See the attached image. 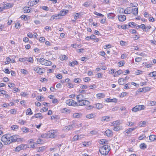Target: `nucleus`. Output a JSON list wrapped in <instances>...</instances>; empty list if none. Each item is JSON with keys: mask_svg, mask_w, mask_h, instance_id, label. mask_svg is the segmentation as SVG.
Returning <instances> with one entry per match:
<instances>
[{"mask_svg": "<svg viewBox=\"0 0 156 156\" xmlns=\"http://www.w3.org/2000/svg\"><path fill=\"white\" fill-rule=\"evenodd\" d=\"M18 138L16 136H10L9 134L3 135L1 138V140L5 144H9L12 142L17 141Z\"/></svg>", "mask_w": 156, "mask_h": 156, "instance_id": "nucleus-1", "label": "nucleus"}, {"mask_svg": "<svg viewBox=\"0 0 156 156\" xmlns=\"http://www.w3.org/2000/svg\"><path fill=\"white\" fill-rule=\"evenodd\" d=\"M110 150V147L106 145L100 147L99 151L102 154L106 155L108 154Z\"/></svg>", "mask_w": 156, "mask_h": 156, "instance_id": "nucleus-2", "label": "nucleus"}, {"mask_svg": "<svg viewBox=\"0 0 156 156\" xmlns=\"http://www.w3.org/2000/svg\"><path fill=\"white\" fill-rule=\"evenodd\" d=\"M37 60L40 63L43 65L46 66H49L52 64L51 62L49 61L45 60L43 58H41L39 59L37 58Z\"/></svg>", "mask_w": 156, "mask_h": 156, "instance_id": "nucleus-3", "label": "nucleus"}, {"mask_svg": "<svg viewBox=\"0 0 156 156\" xmlns=\"http://www.w3.org/2000/svg\"><path fill=\"white\" fill-rule=\"evenodd\" d=\"M79 105H89L90 102L89 101L85 100H80L77 102Z\"/></svg>", "mask_w": 156, "mask_h": 156, "instance_id": "nucleus-4", "label": "nucleus"}, {"mask_svg": "<svg viewBox=\"0 0 156 156\" xmlns=\"http://www.w3.org/2000/svg\"><path fill=\"white\" fill-rule=\"evenodd\" d=\"M56 133L55 131L54 130H51L47 133L48 138H53L55 137V135Z\"/></svg>", "mask_w": 156, "mask_h": 156, "instance_id": "nucleus-5", "label": "nucleus"}, {"mask_svg": "<svg viewBox=\"0 0 156 156\" xmlns=\"http://www.w3.org/2000/svg\"><path fill=\"white\" fill-rule=\"evenodd\" d=\"M118 18L119 21L123 22L126 20V17L124 15H121L118 16Z\"/></svg>", "mask_w": 156, "mask_h": 156, "instance_id": "nucleus-6", "label": "nucleus"}, {"mask_svg": "<svg viewBox=\"0 0 156 156\" xmlns=\"http://www.w3.org/2000/svg\"><path fill=\"white\" fill-rule=\"evenodd\" d=\"M34 69L35 71H36L37 73L40 74H41L44 73L43 69L40 68L34 67Z\"/></svg>", "mask_w": 156, "mask_h": 156, "instance_id": "nucleus-7", "label": "nucleus"}, {"mask_svg": "<svg viewBox=\"0 0 156 156\" xmlns=\"http://www.w3.org/2000/svg\"><path fill=\"white\" fill-rule=\"evenodd\" d=\"M38 2L36 0H30L28 2V5L31 6H33L36 5Z\"/></svg>", "mask_w": 156, "mask_h": 156, "instance_id": "nucleus-8", "label": "nucleus"}, {"mask_svg": "<svg viewBox=\"0 0 156 156\" xmlns=\"http://www.w3.org/2000/svg\"><path fill=\"white\" fill-rule=\"evenodd\" d=\"M60 15H59V13L58 14L53 15L51 16L50 19V20H51V21H52L54 19L57 20L59 19L60 18Z\"/></svg>", "mask_w": 156, "mask_h": 156, "instance_id": "nucleus-9", "label": "nucleus"}, {"mask_svg": "<svg viewBox=\"0 0 156 156\" xmlns=\"http://www.w3.org/2000/svg\"><path fill=\"white\" fill-rule=\"evenodd\" d=\"M95 108L98 109H101L103 107L104 105L101 103H96L94 105Z\"/></svg>", "mask_w": 156, "mask_h": 156, "instance_id": "nucleus-10", "label": "nucleus"}, {"mask_svg": "<svg viewBox=\"0 0 156 156\" xmlns=\"http://www.w3.org/2000/svg\"><path fill=\"white\" fill-rule=\"evenodd\" d=\"M137 127H136L134 128H131L127 129L125 131V132L128 134H129L131 133L135 129L137 128Z\"/></svg>", "mask_w": 156, "mask_h": 156, "instance_id": "nucleus-11", "label": "nucleus"}, {"mask_svg": "<svg viewBox=\"0 0 156 156\" xmlns=\"http://www.w3.org/2000/svg\"><path fill=\"white\" fill-rule=\"evenodd\" d=\"M66 103L69 106L73 105L74 103L73 100L72 99H69L66 101Z\"/></svg>", "mask_w": 156, "mask_h": 156, "instance_id": "nucleus-12", "label": "nucleus"}, {"mask_svg": "<svg viewBox=\"0 0 156 156\" xmlns=\"http://www.w3.org/2000/svg\"><path fill=\"white\" fill-rule=\"evenodd\" d=\"M68 12V10H61L59 13V15H60V16H65L66 14Z\"/></svg>", "mask_w": 156, "mask_h": 156, "instance_id": "nucleus-13", "label": "nucleus"}, {"mask_svg": "<svg viewBox=\"0 0 156 156\" xmlns=\"http://www.w3.org/2000/svg\"><path fill=\"white\" fill-rule=\"evenodd\" d=\"M132 8L131 7L127 8L124 11L125 14H129L132 12Z\"/></svg>", "mask_w": 156, "mask_h": 156, "instance_id": "nucleus-14", "label": "nucleus"}, {"mask_svg": "<svg viewBox=\"0 0 156 156\" xmlns=\"http://www.w3.org/2000/svg\"><path fill=\"white\" fill-rule=\"evenodd\" d=\"M82 114L77 113H75L73 115V117L76 118H81L82 117Z\"/></svg>", "mask_w": 156, "mask_h": 156, "instance_id": "nucleus-15", "label": "nucleus"}, {"mask_svg": "<svg viewBox=\"0 0 156 156\" xmlns=\"http://www.w3.org/2000/svg\"><path fill=\"white\" fill-rule=\"evenodd\" d=\"M115 15L113 13H110L108 14V17L110 19H113Z\"/></svg>", "mask_w": 156, "mask_h": 156, "instance_id": "nucleus-16", "label": "nucleus"}, {"mask_svg": "<svg viewBox=\"0 0 156 156\" xmlns=\"http://www.w3.org/2000/svg\"><path fill=\"white\" fill-rule=\"evenodd\" d=\"M132 12L135 16H136L138 13V8H135L134 9H132Z\"/></svg>", "mask_w": 156, "mask_h": 156, "instance_id": "nucleus-17", "label": "nucleus"}, {"mask_svg": "<svg viewBox=\"0 0 156 156\" xmlns=\"http://www.w3.org/2000/svg\"><path fill=\"white\" fill-rule=\"evenodd\" d=\"M25 145H20L17 147L16 148V151H19L20 150L23 149Z\"/></svg>", "mask_w": 156, "mask_h": 156, "instance_id": "nucleus-18", "label": "nucleus"}, {"mask_svg": "<svg viewBox=\"0 0 156 156\" xmlns=\"http://www.w3.org/2000/svg\"><path fill=\"white\" fill-rule=\"evenodd\" d=\"M73 128V125H71L66 126L64 127V129L66 130H69L72 129Z\"/></svg>", "mask_w": 156, "mask_h": 156, "instance_id": "nucleus-19", "label": "nucleus"}, {"mask_svg": "<svg viewBox=\"0 0 156 156\" xmlns=\"http://www.w3.org/2000/svg\"><path fill=\"white\" fill-rule=\"evenodd\" d=\"M105 133L107 136H109L112 135V132L110 130L108 129L105 131Z\"/></svg>", "mask_w": 156, "mask_h": 156, "instance_id": "nucleus-20", "label": "nucleus"}, {"mask_svg": "<svg viewBox=\"0 0 156 156\" xmlns=\"http://www.w3.org/2000/svg\"><path fill=\"white\" fill-rule=\"evenodd\" d=\"M97 98L98 99H100L101 98L105 97V94L103 93H99L96 95Z\"/></svg>", "mask_w": 156, "mask_h": 156, "instance_id": "nucleus-21", "label": "nucleus"}, {"mask_svg": "<svg viewBox=\"0 0 156 156\" xmlns=\"http://www.w3.org/2000/svg\"><path fill=\"white\" fill-rule=\"evenodd\" d=\"M99 143L101 144H108V141L106 139H102L100 140Z\"/></svg>", "mask_w": 156, "mask_h": 156, "instance_id": "nucleus-22", "label": "nucleus"}, {"mask_svg": "<svg viewBox=\"0 0 156 156\" xmlns=\"http://www.w3.org/2000/svg\"><path fill=\"white\" fill-rule=\"evenodd\" d=\"M23 12L25 13H29L30 12V10L28 7H25L23 9Z\"/></svg>", "mask_w": 156, "mask_h": 156, "instance_id": "nucleus-23", "label": "nucleus"}, {"mask_svg": "<svg viewBox=\"0 0 156 156\" xmlns=\"http://www.w3.org/2000/svg\"><path fill=\"white\" fill-rule=\"evenodd\" d=\"M156 102L152 101H150L148 102L147 104L149 106H154L155 105Z\"/></svg>", "mask_w": 156, "mask_h": 156, "instance_id": "nucleus-24", "label": "nucleus"}, {"mask_svg": "<svg viewBox=\"0 0 156 156\" xmlns=\"http://www.w3.org/2000/svg\"><path fill=\"white\" fill-rule=\"evenodd\" d=\"M149 140L151 141H153L156 140V136L154 135H151L149 136Z\"/></svg>", "mask_w": 156, "mask_h": 156, "instance_id": "nucleus-25", "label": "nucleus"}, {"mask_svg": "<svg viewBox=\"0 0 156 156\" xmlns=\"http://www.w3.org/2000/svg\"><path fill=\"white\" fill-rule=\"evenodd\" d=\"M146 122L141 121L139 123L138 125L140 127H144L146 125Z\"/></svg>", "mask_w": 156, "mask_h": 156, "instance_id": "nucleus-26", "label": "nucleus"}, {"mask_svg": "<svg viewBox=\"0 0 156 156\" xmlns=\"http://www.w3.org/2000/svg\"><path fill=\"white\" fill-rule=\"evenodd\" d=\"M81 135H75L74 136L73 139L74 140V141L77 140L79 139H80L81 138Z\"/></svg>", "mask_w": 156, "mask_h": 156, "instance_id": "nucleus-27", "label": "nucleus"}, {"mask_svg": "<svg viewBox=\"0 0 156 156\" xmlns=\"http://www.w3.org/2000/svg\"><path fill=\"white\" fill-rule=\"evenodd\" d=\"M18 128L19 126L16 125H12L11 127V129L13 130H16Z\"/></svg>", "mask_w": 156, "mask_h": 156, "instance_id": "nucleus-28", "label": "nucleus"}, {"mask_svg": "<svg viewBox=\"0 0 156 156\" xmlns=\"http://www.w3.org/2000/svg\"><path fill=\"white\" fill-rule=\"evenodd\" d=\"M102 121H109L110 120V118L108 116H104L102 118Z\"/></svg>", "mask_w": 156, "mask_h": 156, "instance_id": "nucleus-29", "label": "nucleus"}, {"mask_svg": "<svg viewBox=\"0 0 156 156\" xmlns=\"http://www.w3.org/2000/svg\"><path fill=\"white\" fill-rule=\"evenodd\" d=\"M60 59L61 60L63 61L66 60L68 59V57L65 55H61L60 56Z\"/></svg>", "mask_w": 156, "mask_h": 156, "instance_id": "nucleus-30", "label": "nucleus"}, {"mask_svg": "<svg viewBox=\"0 0 156 156\" xmlns=\"http://www.w3.org/2000/svg\"><path fill=\"white\" fill-rule=\"evenodd\" d=\"M35 118H40V119H42L43 117L42 116V114L41 113H38L34 115Z\"/></svg>", "mask_w": 156, "mask_h": 156, "instance_id": "nucleus-31", "label": "nucleus"}, {"mask_svg": "<svg viewBox=\"0 0 156 156\" xmlns=\"http://www.w3.org/2000/svg\"><path fill=\"white\" fill-rule=\"evenodd\" d=\"M95 116V115L94 114H90L87 115L86 116V117L88 119H90L94 118Z\"/></svg>", "mask_w": 156, "mask_h": 156, "instance_id": "nucleus-32", "label": "nucleus"}, {"mask_svg": "<svg viewBox=\"0 0 156 156\" xmlns=\"http://www.w3.org/2000/svg\"><path fill=\"white\" fill-rule=\"evenodd\" d=\"M106 102H115L117 101V100L115 99H111L109 98H107L106 100H105Z\"/></svg>", "mask_w": 156, "mask_h": 156, "instance_id": "nucleus-33", "label": "nucleus"}, {"mask_svg": "<svg viewBox=\"0 0 156 156\" xmlns=\"http://www.w3.org/2000/svg\"><path fill=\"white\" fill-rule=\"evenodd\" d=\"M76 99L78 101L80 100H83V95L81 94L78 95L76 97Z\"/></svg>", "mask_w": 156, "mask_h": 156, "instance_id": "nucleus-34", "label": "nucleus"}, {"mask_svg": "<svg viewBox=\"0 0 156 156\" xmlns=\"http://www.w3.org/2000/svg\"><path fill=\"white\" fill-rule=\"evenodd\" d=\"M22 130L25 133H27L29 132V129L25 127L22 128Z\"/></svg>", "mask_w": 156, "mask_h": 156, "instance_id": "nucleus-35", "label": "nucleus"}, {"mask_svg": "<svg viewBox=\"0 0 156 156\" xmlns=\"http://www.w3.org/2000/svg\"><path fill=\"white\" fill-rule=\"evenodd\" d=\"M136 107L137 108L138 111H140L144 109V105H136Z\"/></svg>", "mask_w": 156, "mask_h": 156, "instance_id": "nucleus-36", "label": "nucleus"}, {"mask_svg": "<svg viewBox=\"0 0 156 156\" xmlns=\"http://www.w3.org/2000/svg\"><path fill=\"white\" fill-rule=\"evenodd\" d=\"M140 148L142 149H144L147 148V146L144 143L141 144L140 146Z\"/></svg>", "mask_w": 156, "mask_h": 156, "instance_id": "nucleus-37", "label": "nucleus"}, {"mask_svg": "<svg viewBox=\"0 0 156 156\" xmlns=\"http://www.w3.org/2000/svg\"><path fill=\"white\" fill-rule=\"evenodd\" d=\"M122 73V70H120L116 71L115 74L114 76L115 77L116 76H117L118 75H119L121 74Z\"/></svg>", "mask_w": 156, "mask_h": 156, "instance_id": "nucleus-38", "label": "nucleus"}, {"mask_svg": "<svg viewBox=\"0 0 156 156\" xmlns=\"http://www.w3.org/2000/svg\"><path fill=\"white\" fill-rule=\"evenodd\" d=\"M26 114L27 115H30L32 114L33 113L31 111V109L30 108H28L27 109L26 111Z\"/></svg>", "mask_w": 156, "mask_h": 156, "instance_id": "nucleus-39", "label": "nucleus"}, {"mask_svg": "<svg viewBox=\"0 0 156 156\" xmlns=\"http://www.w3.org/2000/svg\"><path fill=\"white\" fill-rule=\"evenodd\" d=\"M151 28V27L150 25L148 26H145V28H144V31H145V32L148 31H149V29H150Z\"/></svg>", "mask_w": 156, "mask_h": 156, "instance_id": "nucleus-40", "label": "nucleus"}, {"mask_svg": "<svg viewBox=\"0 0 156 156\" xmlns=\"http://www.w3.org/2000/svg\"><path fill=\"white\" fill-rule=\"evenodd\" d=\"M125 80L123 78H120L118 80L119 83L120 85H122L124 84Z\"/></svg>", "mask_w": 156, "mask_h": 156, "instance_id": "nucleus-41", "label": "nucleus"}, {"mask_svg": "<svg viewBox=\"0 0 156 156\" xmlns=\"http://www.w3.org/2000/svg\"><path fill=\"white\" fill-rule=\"evenodd\" d=\"M27 61L31 63H33L34 59L33 58L31 57L29 58H27Z\"/></svg>", "mask_w": 156, "mask_h": 156, "instance_id": "nucleus-42", "label": "nucleus"}, {"mask_svg": "<svg viewBox=\"0 0 156 156\" xmlns=\"http://www.w3.org/2000/svg\"><path fill=\"white\" fill-rule=\"evenodd\" d=\"M136 24L134 22H130L129 23L128 25V27H131H131H135V25Z\"/></svg>", "mask_w": 156, "mask_h": 156, "instance_id": "nucleus-43", "label": "nucleus"}, {"mask_svg": "<svg viewBox=\"0 0 156 156\" xmlns=\"http://www.w3.org/2000/svg\"><path fill=\"white\" fill-rule=\"evenodd\" d=\"M71 46L74 48H80L81 47V46L80 44H71Z\"/></svg>", "mask_w": 156, "mask_h": 156, "instance_id": "nucleus-44", "label": "nucleus"}, {"mask_svg": "<svg viewBox=\"0 0 156 156\" xmlns=\"http://www.w3.org/2000/svg\"><path fill=\"white\" fill-rule=\"evenodd\" d=\"M156 75V72H153L149 74L150 76H155Z\"/></svg>", "mask_w": 156, "mask_h": 156, "instance_id": "nucleus-45", "label": "nucleus"}, {"mask_svg": "<svg viewBox=\"0 0 156 156\" xmlns=\"http://www.w3.org/2000/svg\"><path fill=\"white\" fill-rule=\"evenodd\" d=\"M18 122L21 125H23L26 123V121L22 120H19Z\"/></svg>", "mask_w": 156, "mask_h": 156, "instance_id": "nucleus-46", "label": "nucleus"}, {"mask_svg": "<svg viewBox=\"0 0 156 156\" xmlns=\"http://www.w3.org/2000/svg\"><path fill=\"white\" fill-rule=\"evenodd\" d=\"M88 142H84L82 143L83 146V147H88Z\"/></svg>", "mask_w": 156, "mask_h": 156, "instance_id": "nucleus-47", "label": "nucleus"}, {"mask_svg": "<svg viewBox=\"0 0 156 156\" xmlns=\"http://www.w3.org/2000/svg\"><path fill=\"white\" fill-rule=\"evenodd\" d=\"M142 59V58L138 57L135 58V61L136 62H140L141 61Z\"/></svg>", "mask_w": 156, "mask_h": 156, "instance_id": "nucleus-48", "label": "nucleus"}, {"mask_svg": "<svg viewBox=\"0 0 156 156\" xmlns=\"http://www.w3.org/2000/svg\"><path fill=\"white\" fill-rule=\"evenodd\" d=\"M132 111L134 112H136L138 111V108L137 107H136V106H135V107L133 108L132 109Z\"/></svg>", "mask_w": 156, "mask_h": 156, "instance_id": "nucleus-49", "label": "nucleus"}, {"mask_svg": "<svg viewBox=\"0 0 156 156\" xmlns=\"http://www.w3.org/2000/svg\"><path fill=\"white\" fill-rule=\"evenodd\" d=\"M45 147H40L37 151H43L44 150Z\"/></svg>", "mask_w": 156, "mask_h": 156, "instance_id": "nucleus-50", "label": "nucleus"}, {"mask_svg": "<svg viewBox=\"0 0 156 156\" xmlns=\"http://www.w3.org/2000/svg\"><path fill=\"white\" fill-rule=\"evenodd\" d=\"M6 61H5V64H8L9 63L10 60H11V58L9 57H7L6 58Z\"/></svg>", "mask_w": 156, "mask_h": 156, "instance_id": "nucleus-51", "label": "nucleus"}, {"mask_svg": "<svg viewBox=\"0 0 156 156\" xmlns=\"http://www.w3.org/2000/svg\"><path fill=\"white\" fill-rule=\"evenodd\" d=\"M127 93L126 92H122L121 93V94L120 96V97L121 98H123V97L126 96L127 95Z\"/></svg>", "mask_w": 156, "mask_h": 156, "instance_id": "nucleus-52", "label": "nucleus"}, {"mask_svg": "<svg viewBox=\"0 0 156 156\" xmlns=\"http://www.w3.org/2000/svg\"><path fill=\"white\" fill-rule=\"evenodd\" d=\"M81 81V80L79 78H76L74 80V82L76 83H79Z\"/></svg>", "mask_w": 156, "mask_h": 156, "instance_id": "nucleus-53", "label": "nucleus"}, {"mask_svg": "<svg viewBox=\"0 0 156 156\" xmlns=\"http://www.w3.org/2000/svg\"><path fill=\"white\" fill-rule=\"evenodd\" d=\"M79 14L78 13H75L73 15L75 20H77L79 18Z\"/></svg>", "mask_w": 156, "mask_h": 156, "instance_id": "nucleus-54", "label": "nucleus"}, {"mask_svg": "<svg viewBox=\"0 0 156 156\" xmlns=\"http://www.w3.org/2000/svg\"><path fill=\"white\" fill-rule=\"evenodd\" d=\"M20 61L21 62H24L25 61H27V57H25L24 58H20L19 59Z\"/></svg>", "mask_w": 156, "mask_h": 156, "instance_id": "nucleus-55", "label": "nucleus"}, {"mask_svg": "<svg viewBox=\"0 0 156 156\" xmlns=\"http://www.w3.org/2000/svg\"><path fill=\"white\" fill-rule=\"evenodd\" d=\"M94 13L97 15H98V16H102V17H103L104 15L101 14V13H98V12H94Z\"/></svg>", "mask_w": 156, "mask_h": 156, "instance_id": "nucleus-56", "label": "nucleus"}, {"mask_svg": "<svg viewBox=\"0 0 156 156\" xmlns=\"http://www.w3.org/2000/svg\"><path fill=\"white\" fill-rule=\"evenodd\" d=\"M5 6L6 7V9H8L12 7V5L8 3L5 5Z\"/></svg>", "mask_w": 156, "mask_h": 156, "instance_id": "nucleus-57", "label": "nucleus"}, {"mask_svg": "<svg viewBox=\"0 0 156 156\" xmlns=\"http://www.w3.org/2000/svg\"><path fill=\"white\" fill-rule=\"evenodd\" d=\"M84 49L83 48H81L80 49H78L76 50V51L78 53H81L83 52V51H84Z\"/></svg>", "mask_w": 156, "mask_h": 156, "instance_id": "nucleus-58", "label": "nucleus"}, {"mask_svg": "<svg viewBox=\"0 0 156 156\" xmlns=\"http://www.w3.org/2000/svg\"><path fill=\"white\" fill-rule=\"evenodd\" d=\"M15 27L16 29H18L20 27V25L19 23H17L15 24Z\"/></svg>", "mask_w": 156, "mask_h": 156, "instance_id": "nucleus-59", "label": "nucleus"}, {"mask_svg": "<svg viewBox=\"0 0 156 156\" xmlns=\"http://www.w3.org/2000/svg\"><path fill=\"white\" fill-rule=\"evenodd\" d=\"M96 77L98 78H101L102 77V75L101 73H99L97 74L96 75Z\"/></svg>", "mask_w": 156, "mask_h": 156, "instance_id": "nucleus-60", "label": "nucleus"}, {"mask_svg": "<svg viewBox=\"0 0 156 156\" xmlns=\"http://www.w3.org/2000/svg\"><path fill=\"white\" fill-rule=\"evenodd\" d=\"M8 86L10 88L12 87H14L15 86V85L14 83H9L8 84Z\"/></svg>", "mask_w": 156, "mask_h": 156, "instance_id": "nucleus-61", "label": "nucleus"}, {"mask_svg": "<svg viewBox=\"0 0 156 156\" xmlns=\"http://www.w3.org/2000/svg\"><path fill=\"white\" fill-rule=\"evenodd\" d=\"M90 79L89 77H85L83 78V80L85 82H87L90 80Z\"/></svg>", "mask_w": 156, "mask_h": 156, "instance_id": "nucleus-62", "label": "nucleus"}, {"mask_svg": "<svg viewBox=\"0 0 156 156\" xmlns=\"http://www.w3.org/2000/svg\"><path fill=\"white\" fill-rule=\"evenodd\" d=\"M67 87H68L69 88H72L73 87V85L70 83H68L67 84Z\"/></svg>", "mask_w": 156, "mask_h": 156, "instance_id": "nucleus-63", "label": "nucleus"}, {"mask_svg": "<svg viewBox=\"0 0 156 156\" xmlns=\"http://www.w3.org/2000/svg\"><path fill=\"white\" fill-rule=\"evenodd\" d=\"M27 35L28 37L31 38L33 37V35L32 33H29L27 34Z\"/></svg>", "mask_w": 156, "mask_h": 156, "instance_id": "nucleus-64", "label": "nucleus"}]
</instances>
